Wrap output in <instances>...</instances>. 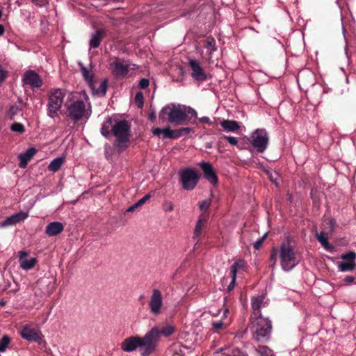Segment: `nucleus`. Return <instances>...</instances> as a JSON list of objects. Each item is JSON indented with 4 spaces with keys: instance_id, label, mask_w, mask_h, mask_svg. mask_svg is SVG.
Segmentation results:
<instances>
[{
    "instance_id": "11",
    "label": "nucleus",
    "mask_w": 356,
    "mask_h": 356,
    "mask_svg": "<svg viewBox=\"0 0 356 356\" xmlns=\"http://www.w3.org/2000/svg\"><path fill=\"white\" fill-rule=\"evenodd\" d=\"M341 258L344 261L343 262H338L337 266L339 270L341 272L352 271L355 267L356 253L355 252H349L346 254H343Z\"/></svg>"
},
{
    "instance_id": "17",
    "label": "nucleus",
    "mask_w": 356,
    "mask_h": 356,
    "mask_svg": "<svg viewBox=\"0 0 356 356\" xmlns=\"http://www.w3.org/2000/svg\"><path fill=\"white\" fill-rule=\"evenodd\" d=\"M23 81L24 84L29 85L31 87H40L42 84V81L39 75L33 70H29L25 72Z\"/></svg>"
},
{
    "instance_id": "8",
    "label": "nucleus",
    "mask_w": 356,
    "mask_h": 356,
    "mask_svg": "<svg viewBox=\"0 0 356 356\" xmlns=\"http://www.w3.org/2000/svg\"><path fill=\"white\" fill-rule=\"evenodd\" d=\"M250 143L259 152H264L268 147V135L264 129H256L250 136Z\"/></svg>"
},
{
    "instance_id": "34",
    "label": "nucleus",
    "mask_w": 356,
    "mask_h": 356,
    "mask_svg": "<svg viewBox=\"0 0 356 356\" xmlns=\"http://www.w3.org/2000/svg\"><path fill=\"white\" fill-rule=\"evenodd\" d=\"M81 72L83 74V76L84 77L85 80L90 85L92 84V74L90 72V70L83 66H81Z\"/></svg>"
},
{
    "instance_id": "49",
    "label": "nucleus",
    "mask_w": 356,
    "mask_h": 356,
    "mask_svg": "<svg viewBox=\"0 0 356 356\" xmlns=\"http://www.w3.org/2000/svg\"><path fill=\"white\" fill-rule=\"evenodd\" d=\"M199 121L200 122L206 123V124H213L212 121L208 117L200 118H199Z\"/></svg>"
},
{
    "instance_id": "9",
    "label": "nucleus",
    "mask_w": 356,
    "mask_h": 356,
    "mask_svg": "<svg viewBox=\"0 0 356 356\" xmlns=\"http://www.w3.org/2000/svg\"><path fill=\"white\" fill-rule=\"evenodd\" d=\"M179 177L183 188L186 191L193 190L200 179L197 172L192 168L181 170L179 172Z\"/></svg>"
},
{
    "instance_id": "52",
    "label": "nucleus",
    "mask_w": 356,
    "mask_h": 356,
    "mask_svg": "<svg viewBox=\"0 0 356 356\" xmlns=\"http://www.w3.org/2000/svg\"><path fill=\"white\" fill-rule=\"evenodd\" d=\"M0 75L1 77V80H5L6 77V72L3 70V68L1 65H0Z\"/></svg>"
},
{
    "instance_id": "22",
    "label": "nucleus",
    "mask_w": 356,
    "mask_h": 356,
    "mask_svg": "<svg viewBox=\"0 0 356 356\" xmlns=\"http://www.w3.org/2000/svg\"><path fill=\"white\" fill-rule=\"evenodd\" d=\"M36 153V149L33 147L29 148L24 153L20 154L18 157L19 159V167L25 168L28 162L33 158Z\"/></svg>"
},
{
    "instance_id": "1",
    "label": "nucleus",
    "mask_w": 356,
    "mask_h": 356,
    "mask_svg": "<svg viewBox=\"0 0 356 356\" xmlns=\"http://www.w3.org/2000/svg\"><path fill=\"white\" fill-rule=\"evenodd\" d=\"M277 255L280 258L281 267L284 271H290L293 269L300 260L298 254L289 241L282 243L280 250L276 248L272 250L270 255V259L273 261L272 266L275 265Z\"/></svg>"
},
{
    "instance_id": "44",
    "label": "nucleus",
    "mask_w": 356,
    "mask_h": 356,
    "mask_svg": "<svg viewBox=\"0 0 356 356\" xmlns=\"http://www.w3.org/2000/svg\"><path fill=\"white\" fill-rule=\"evenodd\" d=\"M163 209L165 211H172L174 209V204L172 202L166 201L163 204Z\"/></svg>"
},
{
    "instance_id": "31",
    "label": "nucleus",
    "mask_w": 356,
    "mask_h": 356,
    "mask_svg": "<svg viewBox=\"0 0 356 356\" xmlns=\"http://www.w3.org/2000/svg\"><path fill=\"white\" fill-rule=\"evenodd\" d=\"M204 48L207 50V54L210 56L216 50L215 39L213 38H207L204 42Z\"/></svg>"
},
{
    "instance_id": "57",
    "label": "nucleus",
    "mask_w": 356,
    "mask_h": 356,
    "mask_svg": "<svg viewBox=\"0 0 356 356\" xmlns=\"http://www.w3.org/2000/svg\"><path fill=\"white\" fill-rule=\"evenodd\" d=\"M228 309H225L224 311V313H223V316L224 317H226L227 316V314L228 313Z\"/></svg>"
},
{
    "instance_id": "28",
    "label": "nucleus",
    "mask_w": 356,
    "mask_h": 356,
    "mask_svg": "<svg viewBox=\"0 0 356 356\" xmlns=\"http://www.w3.org/2000/svg\"><path fill=\"white\" fill-rule=\"evenodd\" d=\"M328 233L325 232H321L320 233H316V236L320 243L326 250H332L333 249V246L330 245L328 243L327 238Z\"/></svg>"
},
{
    "instance_id": "58",
    "label": "nucleus",
    "mask_w": 356,
    "mask_h": 356,
    "mask_svg": "<svg viewBox=\"0 0 356 356\" xmlns=\"http://www.w3.org/2000/svg\"><path fill=\"white\" fill-rule=\"evenodd\" d=\"M154 118H155V113H152V114L150 115V119H151V120H153V119H154Z\"/></svg>"
},
{
    "instance_id": "56",
    "label": "nucleus",
    "mask_w": 356,
    "mask_h": 356,
    "mask_svg": "<svg viewBox=\"0 0 356 356\" xmlns=\"http://www.w3.org/2000/svg\"><path fill=\"white\" fill-rule=\"evenodd\" d=\"M5 29L3 25L0 24V36L4 33Z\"/></svg>"
},
{
    "instance_id": "55",
    "label": "nucleus",
    "mask_w": 356,
    "mask_h": 356,
    "mask_svg": "<svg viewBox=\"0 0 356 356\" xmlns=\"http://www.w3.org/2000/svg\"><path fill=\"white\" fill-rule=\"evenodd\" d=\"M234 285H235V282L233 283L232 281L231 283L229 284V285L227 287V290L229 291H232L234 289Z\"/></svg>"
},
{
    "instance_id": "12",
    "label": "nucleus",
    "mask_w": 356,
    "mask_h": 356,
    "mask_svg": "<svg viewBox=\"0 0 356 356\" xmlns=\"http://www.w3.org/2000/svg\"><path fill=\"white\" fill-rule=\"evenodd\" d=\"M29 217L28 211H19L7 217L4 220L0 222V227H6L15 225L23 222Z\"/></svg>"
},
{
    "instance_id": "42",
    "label": "nucleus",
    "mask_w": 356,
    "mask_h": 356,
    "mask_svg": "<svg viewBox=\"0 0 356 356\" xmlns=\"http://www.w3.org/2000/svg\"><path fill=\"white\" fill-rule=\"evenodd\" d=\"M135 101L138 107L141 108L143 106V95L142 92H138L136 94Z\"/></svg>"
},
{
    "instance_id": "33",
    "label": "nucleus",
    "mask_w": 356,
    "mask_h": 356,
    "mask_svg": "<svg viewBox=\"0 0 356 356\" xmlns=\"http://www.w3.org/2000/svg\"><path fill=\"white\" fill-rule=\"evenodd\" d=\"M11 341L10 338L8 335L3 336L0 340V353L6 351Z\"/></svg>"
},
{
    "instance_id": "35",
    "label": "nucleus",
    "mask_w": 356,
    "mask_h": 356,
    "mask_svg": "<svg viewBox=\"0 0 356 356\" xmlns=\"http://www.w3.org/2000/svg\"><path fill=\"white\" fill-rule=\"evenodd\" d=\"M257 351L260 353L261 356H275L273 353L272 350H270L266 346H259L257 349Z\"/></svg>"
},
{
    "instance_id": "20",
    "label": "nucleus",
    "mask_w": 356,
    "mask_h": 356,
    "mask_svg": "<svg viewBox=\"0 0 356 356\" xmlns=\"http://www.w3.org/2000/svg\"><path fill=\"white\" fill-rule=\"evenodd\" d=\"M153 134L163 138L176 139L177 135L176 134V129H171L170 127L163 129L156 128L152 131Z\"/></svg>"
},
{
    "instance_id": "37",
    "label": "nucleus",
    "mask_w": 356,
    "mask_h": 356,
    "mask_svg": "<svg viewBox=\"0 0 356 356\" xmlns=\"http://www.w3.org/2000/svg\"><path fill=\"white\" fill-rule=\"evenodd\" d=\"M107 89V82L106 81H102L99 88L95 91L96 94L100 95H105Z\"/></svg>"
},
{
    "instance_id": "26",
    "label": "nucleus",
    "mask_w": 356,
    "mask_h": 356,
    "mask_svg": "<svg viewBox=\"0 0 356 356\" xmlns=\"http://www.w3.org/2000/svg\"><path fill=\"white\" fill-rule=\"evenodd\" d=\"M220 125L224 130L228 132H234L240 128L239 124L233 120H224L220 122Z\"/></svg>"
},
{
    "instance_id": "15",
    "label": "nucleus",
    "mask_w": 356,
    "mask_h": 356,
    "mask_svg": "<svg viewBox=\"0 0 356 356\" xmlns=\"http://www.w3.org/2000/svg\"><path fill=\"white\" fill-rule=\"evenodd\" d=\"M200 166L204 172V178L209 181L211 184H216L218 183V177L214 172L212 165L209 163L202 162L200 163Z\"/></svg>"
},
{
    "instance_id": "32",
    "label": "nucleus",
    "mask_w": 356,
    "mask_h": 356,
    "mask_svg": "<svg viewBox=\"0 0 356 356\" xmlns=\"http://www.w3.org/2000/svg\"><path fill=\"white\" fill-rule=\"evenodd\" d=\"M175 331V328L172 325H166L163 326L161 330H159V336L163 335L165 337H168L174 333Z\"/></svg>"
},
{
    "instance_id": "4",
    "label": "nucleus",
    "mask_w": 356,
    "mask_h": 356,
    "mask_svg": "<svg viewBox=\"0 0 356 356\" xmlns=\"http://www.w3.org/2000/svg\"><path fill=\"white\" fill-rule=\"evenodd\" d=\"M90 115V109L86 108L85 103L81 100L74 101L68 106V117L78 126L85 123Z\"/></svg>"
},
{
    "instance_id": "27",
    "label": "nucleus",
    "mask_w": 356,
    "mask_h": 356,
    "mask_svg": "<svg viewBox=\"0 0 356 356\" xmlns=\"http://www.w3.org/2000/svg\"><path fill=\"white\" fill-rule=\"evenodd\" d=\"M207 222V216L202 215L197 221L195 229L194 237H199L202 233V229L204 228Z\"/></svg>"
},
{
    "instance_id": "13",
    "label": "nucleus",
    "mask_w": 356,
    "mask_h": 356,
    "mask_svg": "<svg viewBox=\"0 0 356 356\" xmlns=\"http://www.w3.org/2000/svg\"><path fill=\"white\" fill-rule=\"evenodd\" d=\"M20 334L23 339L28 341L40 342L42 340L40 332L31 325L24 326Z\"/></svg>"
},
{
    "instance_id": "46",
    "label": "nucleus",
    "mask_w": 356,
    "mask_h": 356,
    "mask_svg": "<svg viewBox=\"0 0 356 356\" xmlns=\"http://www.w3.org/2000/svg\"><path fill=\"white\" fill-rule=\"evenodd\" d=\"M150 197L149 195H146L136 202V206H142L145 204Z\"/></svg>"
},
{
    "instance_id": "51",
    "label": "nucleus",
    "mask_w": 356,
    "mask_h": 356,
    "mask_svg": "<svg viewBox=\"0 0 356 356\" xmlns=\"http://www.w3.org/2000/svg\"><path fill=\"white\" fill-rule=\"evenodd\" d=\"M33 3L42 6L47 3L48 0H31Z\"/></svg>"
},
{
    "instance_id": "16",
    "label": "nucleus",
    "mask_w": 356,
    "mask_h": 356,
    "mask_svg": "<svg viewBox=\"0 0 356 356\" xmlns=\"http://www.w3.org/2000/svg\"><path fill=\"white\" fill-rule=\"evenodd\" d=\"M141 348L140 337H131L125 339L121 344V349L125 352H132L137 348Z\"/></svg>"
},
{
    "instance_id": "25",
    "label": "nucleus",
    "mask_w": 356,
    "mask_h": 356,
    "mask_svg": "<svg viewBox=\"0 0 356 356\" xmlns=\"http://www.w3.org/2000/svg\"><path fill=\"white\" fill-rule=\"evenodd\" d=\"M264 296H260L254 297L252 299V308L253 309V316L261 315L260 308L264 304Z\"/></svg>"
},
{
    "instance_id": "21",
    "label": "nucleus",
    "mask_w": 356,
    "mask_h": 356,
    "mask_svg": "<svg viewBox=\"0 0 356 356\" xmlns=\"http://www.w3.org/2000/svg\"><path fill=\"white\" fill-rule=\"evenodd\" d=\"M64 229V225L60 222H52L47 225L45 233L49 236L59 234Z\"/></svg>"
},
{
    "instance_id": "36",
    "label": "nucleus",
    "mask_w": 356,
    "mask_h": 356,
    "mask_svg": "<svg viewBox=\"0 0 356 356\" xmlns=\"http://www.w3.org/2000/svg\"><path fill=\"white\" fill-rule=\"evenodd\" d=\"M221 138L227 140L232 145L237 146L239 149H243L242 147L238 145V140L236 137L222 136Z\"/></svg>"
},
{
    "instance_id": "7",
    "label": "nucleus",
    "mask_w": 356,
    "mask_h": 356,
    "mask_svg": "<svg viewBox=\"0 0 356 356\" xmlns=\"http://www.w3.org/2000/svg\"><path fill=\"white\" fill-rule=\"evenodd\" d=\"M65 96V90L60 88H55L50 92L47 106L49 115L51 117L60 110Z\"/></svg>"
},
{
    "instance_id": "24",
    "label": "nucleus",
    "mask_w": 356,
    "mask_h": 356,
    "mask_svg": "<svg viewBox=\"0 0 356 356\" xmlns=\"http://www.w3.org/2000/svg\"><path fill=\"white\" fill-rule=\"evenodd\" d=\"M246 263L244 260H238L234 263L231 267V275L232 277V282H236V273L245 270Z\"/></svg>"
},
{
    "instance_id": "10",
    "label": "nucleus",
    "mask_w": 356,
    "mask_h": 356,
    "mask_svg": "<svg viewBox=\"0 0 356 356\" xmlns=\"http://www.w3.org/2000/svg\"><path fill=\"white\" fill-rule=\"evenodd\" d=\"M150 312L155 315L161 314L165 309L163 294L159 289H153L149 301Z\"/></svg>"
},
{
    "instance_id": "2",
    "label": "nucleus",
    "mask_w": 356,
    "mask_h": 356,
    "mask_svg": "<svg viewBox=\"0 0 356 356\" xmlns=\"http://www.w3.org/2000/svg\"><path fill=\"white\" fill-rule=\"evenodd\" d=\"M191 115L195 118L197 113L193 108L181 104H170L164 106L159 113V118L164 119L165 115L170 123L182 125L187 122V115Z\"/></svg>"
},
{
    "instance_id": "6",
    "label": "nucleus",
    "mask_w": 356,
    "mask_h": 356,
    "mask_svg": "<svg viewBox=\"0 0 356 356\" xmlns=\"http://www.w3.org/2000/svg\"><path fill=\"white\" fill-rule=\"evenodd\" d=\"M159 337V330L154 327L147 332L143 338H140L141 355L147 356L155 349Z\"/></svg>"
},
{
    "instance_id": "45",
    "label": "nucleus",
    "mask_w": 356,
    "mask_h": 356,
    "mask_svg": "<svg viewBox=\"0 0 356 356\" xmlns=\"http://www.w3.org/2000/svg\"><path fill=\"white\" fill-rule=\"evenodd\" d=\"M266 236V234H265L262 237H261L260 238H259L254 244V248L255 250H258L260 248L261 244L263 243L265 238Z\"/></svg>"
},
{
    "instance_id": "38",
    "label": "nucleus",
    "mask_w": 356,
    "mask_h": 356,
    "mask_svg": "<svg viewBox=\"0 0 356 356\" xmlns=\"http://www.w3.org/2000/svg\"><path fill=\"white\" fill-rule=\"evenodd\" d=\"M10 129L14 132H17L19 134L23 133L25 130L24 125L19 122L13 123L10 127Z\"/></svg>"
},
{
    "instance_id": "54",
    "label": "nucleus",
    "mask_w": 356,
    "mask_h": 356,
    "mask_svg": "<svg viewBox=\"0 0 356 356\" xmlns=\"http://www.w3.org/2000/svg\"><path fill=\"white\" fill-rule=\"evenodd\" d=\"M344 280L347 282H352L354 281V277L352 276H347L345 277Z\"/></svg>"
},
{
    "instance_id": "5",
    "label": "nucleus",
    "mask_w": 356,
    "mask_h": 356,
    "mask_svg": "<svg viewBox=\"0 0 356 356\" xmlns=\"http://www.w3.org/2000/svg\"><path fill=\"white\" fill-rule=\"evenodd\" d=\"M252 323L254 327V338L257 341L266 340L271 330V323L268 318H263L261 315L254 316Z\"/></svg>"
},
{
    "instance_id": "48",
    "label": "nucleus",
    "mask_w": 356,
    "mask_h": 356,
    "mask_svg": "<svg viewBox=\"0 0 356 356\" xmlns=\"http://www.w3.org/2000/svg\"><path fill=\"white\" fill-rule=\"evenodd\" d=\"M149 80L147 79H142L139 82V86L140 88H145L149 86Z\"/></svg>"
},
{
    "instance_id": "14",
    "label": "nucleus",
    "mask_w": 356,
    "mask_h": 356,
    "mask_svg": "<svg viewBox=\"0 0 356 356\" xmlns=\"http://www.w3.org/2000/svg\"><path fill=\"white\" fill-rule=\"evenodd\" d=\"M189 66L192 70L191 76L195 80L203 81L207 79V74L200 62L196 60H190Z\"/></svg>"
},
{
    "instance_id": "23",
    "label": "nucleus",
    "mask_w": 356,
    "mask_h": 356,
    "mask_svg": "<svg viewBox=\"0 0 356 356\" xmlns=\"http://www.w3.org/2000/svg\"><path fill=\"white\" fill-rule=\"evenodd\" d=\"M104 35V31L103 29H99L95 33H93L91 35V38L89 42L90 47L94 49L97 48L103 39Z\"/></svg>"
},
{
    "instance_id": "39",
    "label": "nucleus",
    "mask_w": 356,
    "mask_h": 356,
    "mask_svg": "<svg viewBox=\"0 0 356 356\" xmlns=\"http://www.w3.org/2000/svg\"><path fill=\"white\" fill-rule=\"evenodd\" d=\"M229 325V322H224L222 321H215L212 323L213 327L216 330H222Z\"/></svg>"
},
{
    "instance_id": "19",
    "label": "nucleus",
    "mask_w": 356,
    "mask_h": 356,
    "mask_svg": "<svg viewBox=\"0 0 356 356\" xmlns=\"http://www.w3.org/2000/svg\"><path fill=\"white\" fill-rule=\"evenodd\" d=\"M109 68L116 77H124L128 72V65L120 62L111 63Z\"/></svg>"
},
{
    "instance_id": "3",
    "label": "nucleus",
    "mask_w": 356,
    "mask_h": 356,
    "mask_svg": "<svg viewBox=\"0 0 356 356\" xmlns=\"http://www.w3.org/2000/svg\"><path fill=\"white\" fill-rule=\"evenodd\" d=\"M112 132L115 138V146L120 152L125 149L129 145L130 124L126 120L115 122Z\"/></svg>"
},
{
    "instance_id": "47",
    "label": "nucleus",
    "mask_w": 356,
    "mask_h": 356,
    "mask_svg": "<svg viewBox=\"0 0 356 356\" xmlns=\"http://www.w3.org/2000/svg\"><path fill=\"white\" fill-rule=\"evenodd\" d=\"M330 228V232H333L334 228V221L332 219H328L327 220H325L324 222Z\"/></svg>"
},
{
    "instance_id": "50",
    "label": "nucleus",
    "mask_w": 356,
    "mask_h": 356,
    "mask_svg": "<svg viewBox=\"0 0 356 356\" xmlns=\"http://www.w3.org/2000/svg\"><path fill=\"white\" fill-rule=\"evenodd\" d=\"M225 356H248V355L245 353L241 352L239 350H236L234 352L232 355H225Z\"/></svg>"
},
{
    "instance_id": "43",
    "label": "nucleus",
    "mask_w": 356,
    "mask_h": 356,
    "mask_svg": "<svg viewBox=\"0 0 356 356\" xmlns=\"http://www.w3.org/2000/svg\"><path fill=\"white\" fill-rule=\"evenodd\" d=\"M210 204H211V200H205L202 201L200 203L199 207H200V210L207 211L209 208Z\"/></svg>"
},
{
    "instance_id": "30",
    "label": "nucleus",
    "mask_w": 356,
    "mask_h": 356,
    "mask_svg": "<svg viewBox=\"0 0 356 356\" xmlns=\"http://www.w3.org/2000/svg\"><path fill=\"white\" fill-rule=\"evenodd\" d=\"M113 119L111 118H108L102 124V128H101V134L107 137L110 134V129H113Z\"/></svg>"
},
{
    "instance_id": "53",
    "label": "nucleus",
    "mask_w": 356,
    "mask_h": 356,
    "mask_svg": "<svg viewBox=\"0 0 356 356\" xmlns=\"http://www.w3.org/2000/svg\"><path fill=\"white\" fill-rule=\"evenodd\" d=\"M138 207H139V206H136V202L132 205L131 207H129L127 209V212H132L134 211L136 209H137Z\"/></svg>"
},
{
    "instance_id": "18",
    "label": "nucleus",
    "mask_w": 356,
    "mask_h": 356,
    "mask_svg": "<svg viewBox=\"0 0 356 356\" xmlns=\"http://www.w3.org/2000/svg\"><path fill=\"white\" fill-rule=\"evenodd\" d=\"M19 254V262L22 269L28 270L34 267L37 262L35 257H29L27 252L24 251H20Z\"/></svg>"
},
{
    "instance_id": "41",
    "label": "nucleus",
    "mask_w": 356,
    "mask_h": 356,
    "mask_svg": "<svg viewBox=\"0 0 356 356\" xmlns=\"http://www.w3.org/2000/svg\"><path fill=\"white\" fill-rule=\"evenodd\" d=\"M19 111V108L16 105H13L10 107L9 110L8 111V115L10 118H13L15 115H17Z\"/></svg>"
},
{
    "instance_id": "40",
    "label": "nucleus",
    "mask_w": 356,
    "mask_h": 356,
    "mask_svg": "<svg viewBox=\"0 0 356 356\" xmlns=\"http://www.w3.org/2000/svg\"><path fill=\"white\" fill-rule=\"evenodd\" d=\"M191 131H192V129L189 127H184L179 129H176V134L177 135V138L183 136L187 135Z\"/></svg>"
},
{
    "instance_id": "29",
    "label": "nucleus",
    "mask_w": 356,
    "mask_h": 356,
    "mask_svg": "<svg viewBox=\"0 0 356 356\" xmlns=\"http://www.w3.org/2000/svg\"><path fill=\"white\" fill-rule=\"evenodd\" d=\"M65 156H60L54 159L49 165L48 168L51 172H56L58 171L61 165L65 163Z\"/></svg>"
}]
</instances>
